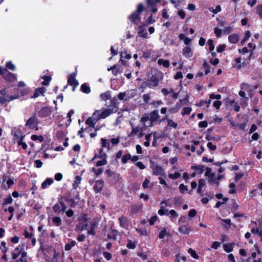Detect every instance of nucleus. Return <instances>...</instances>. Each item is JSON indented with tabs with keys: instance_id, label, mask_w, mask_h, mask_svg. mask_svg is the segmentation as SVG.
<instances>
[{
	"instance_id": "f257e3e1",
	"label": "nucleus",
	"mask_w": 262,
	"mask_h": 262,
	"mask_svg": "<svg viewBox=\"0 0 262 262\" xmlns=\"http://www.w3.org/2000/svg\"><path fill=\"white\" fill-rule=\"evenodd\" d=\"M160 116L158 110H154L150 113L145 114L141 119V122L145 127H152L157 122H161Z\"/></svg>"
},
{
	"instance_id": "f03ea898",
	"label": "nucleus",
	"mask_w": 262,
	"mask_h": 262,
	"mask_svg": "<svg viewBox=\"0 0 262 262\" xmlns=\"http://www.w3.org/2000/svg\"><path fill=\"white\" fill-rule=\"evenodd\" d=\"M100 97L101 100L106 101L107 100H110L111 104L109 105L110 107H114L115 108L117 107V101L116 97L112 98L111 92L108 91L104 93L101 94L100 95Z\"/></svg>"
},
{
	"instance_id": "7ed1b4c3",
	"label": "nucleus",
	"mask_w": 262,
	"mask_h": 262,
	"mask_svg": "<svg viewBox=\"0 0 262 262\" xmlns=\"http://www.w3.org/2000/svg\"><path fill=\"white\" fill-rule=\"evenodd\" d=\"M0 103L3 104L6 102H9L12 100L17 99L18 96H13L7 94L5 90L0 91Z\"/></svg>"
},
{
	"instance_id": "20e7f679",
	"label": "nucleus",
	"mask_w": 262,
	"mask_h": 262,
	"mask_svg": "<svg viewBox=\"0 0 262 262\" xmlns=\"http://www.w3.org/2000/svg\"><path fill=\"white\" fill-rule=\"evenodd\" d=\"M38 121L37 118L36 117V114H34L32 116L30 117L27 121L25 126L27 128L29 129H38L37 127Z\"/></svg>"
},
{
	"instance_id": "39448f33",
	"label": "nucleus",
	"mask_w": 262,
	"mask_h": 262,
	"mask_svg": "<svg viewBox=\"0 0 262 262\" xmlns=\"http://www.w3.org/2000/svg\"><path fill=\"white\" fill-rule=\"evenodd\" d=\"M144 135L143 133V127L137 126H133L130 133L128 134V137H135L137 136L138 138H141Z\"/></svg>"
},
{
	"instance_id": "423d86ee",
	"label": "nucleus",
	"mask_w": 262,
	"mask_h": 262,
	"mask_svg": "<svg viewBox=\"0 0 262 262\" xmlns=\"http://www.w3.org/2000/svg\"><path fill=\"white\" fill-rule=\"evenodd\" d=\"M116 108L114 107H111L110 108H104L103 110H100V117L101 119H105L106 117H108L111 114L115 113L116 112V110H115Z\"/></svg>"
},
{
	"instance_id": "0eeeda50",
	"label": "nucleus",
	"mask_w": 262,
	"mask_h": 262,
	"mask_svg": "<svg viewBox=\"0 0 262 262\" xmlns=\"http://www.w3.org/2000/svg\"><path fill=\"white\" fill-rule=\"evenodd\" d=\"M150 168L152 169V173L154 175H161L163 172V168L161 166L155 164L151 160L150 161Z\"/></svg>"
},
{
	"instance_id": "6e6552de",
	"label": "nucleus",
	"mask_w": 262,
	"mask_h": 262,
	"mask_svg": "<svg viewBox=\"0 0 262 262\" xmlns=\"http://www.w3.org/2000/svg\"><path fill=\"white\" fill-rule=\"evenodd\" d=\"M147 81L148 84V88L154 89L158 86L160 82V80L157 76L152 75L150 79Z\"/></svg>"
},
{
	"instance_id": "1a4fd4ad",
	"label": "nucleus",
	"mask_w": 262,
	"mask_h": 262,
	"mask_svg": "<svg viewBox=\"0 0 262 262\" xmlns=\"http://www.w3.org/2000/svg\"><path fill=\"white\" fill-rule=\"evenodd\" d=\"M53 208L54 211L56 213L59 214L61 212L65 211L67 209V207L63 202L59 201L54 205Z\"/></svg>"
},
{
	"instance_id": "9d476101",
	"label": "nucleus",
	"mask_w": 262,
	"mask_h": 262,
	"mask_svg": "<svg viewBox=\"0 0 262 262\" xmlns=\"http://www.w3.org/2000/svg\"><path fill=\"white\" fill-rule=\"evenodd\" d=\"M52 112V108L50 107L46 106L42 107L38 112V115L40 117L45 118L50 116Z\"/></svg>"
},
{
	"instance_id": "9b49d317",
	"label": "nucleus",
	"mask_w": 262,
	"mask_h": 262,
	"mask_svg": "<svg viewBox=\"0 0 262 262\" xmlns=\"http://www.w3.org/2000/svg\"><path fill=\"white\" fill-rule=\"evenodd\" d=\"M167 121V127L169 128V129L171 128H174L176 129L178 127V123L176 122H174L173 120L171 119H170L168 117L167 115L163 117V118L161 119V121Z\"/></svg>"
},
{
	"instance_id": "f8f14e48",
	"label": "nucleus",
	"mask_w": 262,
	"mask_h": 262,
	"mask_svg": "<svg viewBox=\"0 0 262 262\" xmlns=\"http://www.w3.org/2000/svg\"><path fill=\"white\" fill-rule=\"evenodd\" d=\"M183 55L187 58H189L193 56V51L191 48L189 46H185L182 49Z\"/></svg>"
},
{
	"instance_id": "ddd939ff",
	"label": "nucleus",
	"mask_w": 262,
	"mask_h": 262,
	"mask_svg": "<svg viewBox=\"0 0 262 262\" xmlns=\"http://www.w3.org/2000/svg\"><path fill=\"white\" fill-rule=\"evenodd\" d=\"M104 181L102 180H97L94 186V190L96 193L100 192L104 186Z\"/></svg>"
},
{
	"instance_id": "4468645a",
	"label": "nucleus",
	"mask_w": 262,
	"mask_h": 262,
	"mask_svg": "<svg viewBox=\"0 0 262 262\" xmlns=\"http://www.w3.org/2000/svg\"><path fill=\"white\" fill-rule=\"evenodd\" d=\"M76 74L73 73L71 74L68 78V84L73 86V90L75 88L78 84L77 81L75 79Z\"/></svg>"
},
{
	"instance_id": "2eb2a0df",
	"label": "nucleus",
	"mask_w": 262,
	"mask_h": 262,
	"mask_svg": "<svg viewBox=\"0 0 262 262\" xmlns=\"http://www.w3.org/2000/svg\"><path fill=\"white\" fill-rule=\"evenodd\" d=\"M97 158L100 159H107V156L105 152L103 151V149L102 148H101L99 149V154H95L94 157L92 158L91 160V162L94 161Z\"/></svg>"
},
{
	"instance_id": "dca6fc26",
	"label": "nucleus",
	"mask_w": 262,
	"mask_h": 262,
	"mask_svg": "<svg viewBox=\"0 0 262 262\" xmlns=\"http://www.w3.org/2000/svg\"><path fill=\"white\" fill-rule=\"evenodd\" d=\"M5 80L8 81L13 82L17 80L16 76L15 74H12L11 72H9L7 71L6 73L3 77Z\"/></svg>"
},
{
	"instance_id": "f3484780",
	"label": "nucleus",
	"mask_w": 262,
	"mask_h": 262,
	"mask_svg": "<svg viewBox=\"0 0 262 262\" xmlns=\"http://www.w3.org/2000/svg\"><path fill=\"white\" fill-rule=\"evenodd\" d=\"M46 89L43 87H41L36 89L34 92L33 95L31 97V98H36L40 96H43L46 92Z\"/></svg>"
},
{
	"instance_id": "a211bd4d",
	"label": "nucleus",
	"mask_w": 262,
	"mask_h": 262,
	"mask_svg": "<svg viewBox=\"0 0 262 262\" xmlns=\"http://www.w3.org/2000/svg\"><path fill=\"white\" fill-rule=\"evenodd\" d=\"M178 230L181 233L183 234H189L190 232L192 230L190 227L185 225H180Z\"/></svg>"
},
{
	"instance_id": "6ab92c4d",
	"label": "nucleus",
	"mask_w": 262,
	"mask_h": 262,
	"mask_svg": "<svg viewBox=\"0 0 262 262\" xmlns=\"http://www.w3.org/2000/svg\"><path fill=\"white\" fill-rule=\"evenodd\" d=\"M120 225L121 227L127 229L128 227V220L126 217L121 216L119 218Z\"/></svg>"
},
{
	"instance_id": "aec40b11",
	"label": "nucleus",
	"mask_w": 262,
	"mask_h": 262,
	"mask_svg": "<svg viewBox=\"0 0 262 262\" xmlns=\"http://www.w3.org/2000/svg\"><path fill=\"white\" fill-rule=\"evenodd\" d=\"M19 247L20 246L17 247L12 253V258L13 259H16L20 254L21 255V253L23 252H22V249H20Z\"/></svg>"
},
{
	"instance_id": "412c9836",
	"label": "nucleus",
	"mask_w": 262,
	"mask_h": 262,
	"mask_svg": "<svg viewBox=\"0 0 262 262\" xmlns=\"http://www.w3.org/2000/svg\"><path fill=\"white\" fill-rule=\"evenodd\" d=\"M128 18L129 20L134 23H138L140 21V17L139 16V13H134L132 15H130Z\"/></svg>"
},
{
	"instance_id": "4be33fe9",
	"label": "nucleus",
	"mask_w": 262,
	"mask_h": 262,
	"mask_svg": "<svg viewBox=\"0 0 262 262\" xmlns=\"http://www.w3.org/2000/svg\"><path fill=\"white\" fill-rule=\"evenodd\" d=\"M5 181H6V183L7 185V188L5 186H4L3 187V188L6 190H7V189L10 188L11 186L14 184V181L13 179L9 178L8 180L6 181V178L5 177H4L3 179V182L4 183Z\"/></svg>"
},
{
	"instance_id": "5701e85b",
	"label": "nucleus",
	"mask_w": 262,
	"mask_h": 262,
	"mask_svg": "<svg viewBox=\"0 0 262 262\" xmlns=\"http://www.w3.org/2000/svg\"><path fill=\"white\" fill-rule=\"evenodd\" d=\"M228 40L231 43H236L239 40V36L236 34H232L229 36Z\"/></svg>"
},
{
	"instance_id": "b1692460",
	"label": "nucleus",
	"mask_w": 262,
	"mask_h": 262,
	"mask_svg": "<svg viewBox=\"0 0 262 262\" xmlns=\"http://www.w3.org/2000/svg\"><path fill=\"white\" fill-rule=\"evenodd\" d=\"M139 31L138 32V34H139V35L140 36H142L145 38H148V34H147L146 29L145 28H144L143 26H140L139 27Z\"/></svg>"
},
{
	"instance_id": "393cba45",
	"label": "nucleus",
	"mask_w": 262,
	"mask_h": 262,
	"mask_svg": "<svg viewBox=\"0 0 262 262\" xmlns=\"http://www.w3.org/2000/svg\"><path fill=\"white\" fill-rule=\"evenodd\" d=\"M234 246V243H227L223 245V248L224 250L227 252L230 253L232 252L233 250Z\"/></svg>"
},
{
	"instance_id": "a878e982",
	"label": "nucleus",
	"mask_w": 262,
	"mask_h": 262,
	"mask_svg": "<svg viewBox=\"0 0 262 262\" xmlns=\"http://www.w3.org/2000/svg\"><path fill=\"white\" fill-rule=\"evenodd\" d=\"M53 183V180L51 178H48L45 180L41 184V188L42 189L47 188L49 186Z\"/></svg>"
},
{
	"instance_id": "bb28decb",
	"label": "nucleus",
	"mask_w": 262,
	"mask_h": 262,
	"mask_svg": "<svg viewBox=\"0 0 262 262\" xmlns=\"http://www.w3.org/2000/svg\"><path fill=\"white\" fill-rule=\"evenodd\" d=\"M168 209L165 208V207L164 205H160V208L158 210V214L161 215H168Z\"/></svg>"
},
{
	"instance_id": "cd10ccee",
	"label": "nucleus",
	"mask_w": 262,
	"mask_h": 262,
	"mask_svg": "<svg viewBox=\"0 0 262 262\" xmlns=\"http://www.w3.org/2000/svg\"><path fill=\"white\" fill-rule=\"evenodd\" d=\"M222 221L225 223L224 224H222V226L226 229L228 230L231 225V221L230 219H222Z\"/></svg>"
},
{
	"instance_id": "c85d7f7f",
	"label": "nucleus",
	"mask_w": 262,
	"mask_h": 262,
	"mask_svg": "<svg viewBox=\"0 0 262 262\" xmlns=\"http://www.w3.org/2000/svg\"><path fill=\"white\" fill-rule=\"evenodd\" d=\"M25 136H21L20 137V138L16 141V143L18 144V145L19 146H21L22 148H23L24 149H26L28 147L27 144L23 142V140H24Z\"/></svg>"
},
{
	"instance_id": "c756f323",
	"label": "nucleus",
	"mask_w": 262,
	"mask_h": 262,
	"mask_svg": "<svg viewBox=\"0 0 262 262\" xmlns=\"http://www.w3.org/2000/svg\"><path fill=\"white\" fill-rule=\"evenodd\" d=\"M97 167H93L92 168V171L93 172H94V173L95 174V175L96 176H98L101 174L102 173V172H103V168H101V167H100V168H97Z\"/></svg>"
},
{
	"instance_id": "7c9ffc66",
	"label": "nucleus",
	"mask_w": 262,
	"mask_h": 262,
	"mask_svg": "<svg viewBox=\"0 0 262 262\" xmlns=\"http://www.w3.org/2000/svg\"><path fill=\"white\" fill-rule=\"evenodd\" d=\"M158 64L159 65H162L165 68H168L169 67V61L168 60L159 59L158 60Z\"/></svg>"
},
{
	"instance_id": "2f4dec72",
	"label": "nucleus",
	"mask_w": 262,
	"mask_h": 262,
	"mask_svg": "<svg viewBox=\"0 0 262 262\" xmlns=\"http://www.w3.org/2000/svg\"><path fill=\"white\" fill-rule=\"evenodd\" d=\"M119 234L118 231L115 230H112L108 234V237L110 239H116L117 235Z\"/></svg>"
},
{
	"instance_id": "473e14b6",
	"label": "nucleus",
	"mask_w": 262,
	"mask_h": 262,
	"mask_svg": "<svg viewBox=\"0 0 262 262\" xmlns=\"http://www.w3.org/2000/svg\"><path fill=\"white\" fill-rule=\"evenodd\" d=\"M81 181V178L80 176H76L75 180L73 183V187L74 189H76Z\"/></svg>"
},
{
	"instance_id": "72a5a7b5",
	"label": "nucleus",
	"mask_w": 262,
	"mask_h": 262,
	"mask_svg": "<svg viewBox=\"0 0 262 262\" xmlns=\"http://www.w3.org/2000/svg\"><path fill=\"white\" fill-rule=\"evenodd\" d=\"M107 164V160L106 159H100L96 162L95 166L96 167H100L102 166L106 165Z\"/></svg>"
},
{
	"instance_id": "f704fd0d",
	"label": "nucleus",
	"mask_w": 262,
	"mask_h": 262,
	"mask_svg": "<svg viewBox=\"0 0 262 262\" xmlns=\"http://www.w3.org/2000/svg\"><path fill=\"white\" fill-rule=\"evenodd\" d=\"M100 116V111L97 110L93 114L92 117L93 118V120L97 122L99 119H101Z\"/></svg>"
},
{
	"instance_id": "c9c22d12",
	"label": "nucleus",
	"mask_w": 262,
	"mask_h": 262,
	"mask_svg": "<svg viewBox=\"0 0 262 262\" xmlns=\"http://www.w3.org/2000/svg\"><path fill=\"white\" fill-rule=\"evenodd\" d=\"M248 88V85L246 83H243L242 84V88L241 90L239 92V95L241 97H245L246 94L245 91H244V89H247Z\"/></svg>"
},
{
	"instance_id": "e433bc0d",
	"label": "nucleus",
	"mask_w": 262,
	"mask_h": 262,
	"mask_svg": "<svg viewBox=\"0 0 262 262\" xmlns=\"http://www.w3.org/2000/svg\"><path fill=\"white\" fill-rule=\"evenodd\" d=\"M76 243L75 241H71L70 243L66 244L64 249L66 251H69L71 249V248L74 247L76 245Z\"/></svg>"
},
{
	"instance_id": "4c0bfd02",
	"label": "nucleus",
	"mask_w": 262,
	"mask_h": 262,
	"mask_svg": "<svg viewBox=\"0 0 262 262\" xmlns=\"http://www.w3.org/2000/svg\"><path fill=\"white\" fill-rule=\"evenodd\" d=\"M205 182L204 180L200 179L199 181V186H198V188L197 190L198 193H201L202 192V188L205 186Z\"/></svg>"
},
{
	"instance_id": "58836bf2",
	"label": "nucleus",
	"mask_w": 262,
	"mask_h": 262,
	"mask_svg": "<svg viewBox=\"0 0 262 262\" xmlns=\"http://www.w3.org/2000/svg\"><path fill=\"white\" fill-rule=\"evenodd\" d=\"M96 122V121L93 120V118L92 117V116L88 118L85 121V123L86 124L93 127H94Z\"/></svg>"
},
{
	"instance_id": "ea45409f",
	"label": "nucleus",
	"mask_w": 262,
	"mask_h": 262,
	"mask_svg": "<svg viewBox=\"0 0 262 262\" xmlns=\"http://www.w3.org/2000/svg\"><path fill=\"white\" fill-rule=\"evenodd\" d=\"M203 67L204 68V71H205V75H207L210 72V66L208 64L207 61L206 60H205L204 61V62H203Z\"/></svg>"
},
{
	"instance_id": "a19ab883",
	"label": "nucleus",
	"mask_w": 262,
	"mask_h": 262,
	"mask_svg": "<svg viewBox=\"0 0 262 262\" xmlns=\"http://www.w3.org/2000/svg\"><path fill=\"white\" fill-rule=\"evenodd\" d=\"M81 90L82 92L89 94L91 92L90 88L86 84H82L81 86Z\"/></svg>"
},
{
	"instance_id": "79ce46f5",
	"label": "nucleus",
	"mask_w": 262,
	"mask_h": 262,
	"mask_svg": "<svg viewBox=\"0 0 262 262\" xmlns=\"http://www.w3.org/2000/svg\"><path fill=\"white\" fill-rule=\"evenodd\" d=\"M101 141L102 142L101 148H102L103 149V148L105 147H107L108 149L110 148V143L109 141L104 138H102Z\"/></svg>"
},
{
	"instance_id": "37998d69",
	"label": "nucleus",
	"mask_w": 262,
	"mask_h": 262,
	"mask_svg": "<svg viewBox=\"0 0 262 262\" xmlns=\"http://www.w3.org/2000/svg\"><path fill=\"white\" fill-rule=\"evenodd\" d=\"M131 159V155L130 154H126L124 155L121 159V161L123 163H126L129 160Z\"/></svg>"
},
{
	"instance_id": "c03bdc74",
	"label": "nucleus",
	"mask_w": 262,
	"mask_h": 262,
	"mask_svg": "<svg viewBox=\"0 0 262 262\" xmlns=\"http://www.w3.org/2000/svg\"><path fill=\"white\" fill-rule=\"evenodd\" d=\"M31 139L33 141L39 140L40 142H42L44 138L42 136H37L36 135H33L31 137Z\"/></svg>"
},
{
	"instance_id": "a18cd8bd",
	"label": "nucleus",
	"mask_w": 262,
	"mask_h": 262,
	"mask_svg": "<svg viewBox=\"0 0 262 262\" xmlns=\"http://www.w3.org/2000/svg\"><path fill=\"white\" fill-rule=\"evenodd\" d=\"M250 36H251V33L250 32V31H247L246 32H245V37L243 39H242L241 41V45H243L245 41L246 40H247L250 37Z\"/></svg>"
},
{
	"instance_id": "49530a36",
	"label": "nucleus",
	"mask_w": 262,
	"mask_h": 262,
	"mask_svg": "<svg viewBox=\"0 0 262 262\" xmlns=\"http://www.w3.org/2000/svg\"><path fill=\"white\" fill-rule=\"evenodd\" d=\"M52 221L56 226H59L61 224V220L59 217H54L52 219Z\"/></svg>"
},
{
	"instance_id": "de8ad7c7",
	"label": "nucleus",
	"mask_w": 262,
	"mask_h": 262,
	"mask_svg": "<svg viewBox=\"0 0 262 262\" xmlns=\"http://www.w3.org/2000/svg\"><path fill=\"white\" fill-rule=\"evenodd\" d=\"M168 234L165 228H162L161 231L159 234V237L161 239L163 238L166 235Z\"/></svg>"
},
{
	"instance_id": "09e8293b",
	"label": "nucleus",
	"mask_w": 262,
	"mask_h": 262,
	"mask_svg": "<svg viewBox=\"0 0 262 262\" xmlns=\"http://www.w3.org/2000/svg\"><path fill=\"white\" fill-rule=\"evenodd\" d=\"M13 202V199L10 195H9L7 198H5L4 202L3 203V206H4L8 204H10Z\"/></svg>"
},
{
	"instance_id": "8fccbe9b",
	"label": "nucleus",
	"mask_w": 262,
	"mask_h": 262,
	"mask_svg": "<svg viewBox=\"0 0 262 262\" xmlns=\"http://www.w3.org/2000/svg\"><path fill=\"white\" fill-rule=\"evenodd\" d=\"M14 136L15 137V141L16 142V141L20 138V137L24 135L21 133V131L19 129H16L14 132Z\"/></svg>"
},
{
	"instance_id": "3c124183",
	"label": "nucleus",
	"mask_w": 262,
	"mask_h": 262,
	"mask_svg": "<svg viewBox=\"0 0 262 262\" xmlns=\"http://www.w3.org/2000/svg\"><path fill=\"white\" fill-rule=\"evenodd\" d=\"M168 215H170V218L172 221H173V219L178 216V214L177 213V212L174 210L173 209H171L169 211Z\"/></svg>"
},
{
	"instance_id": "603ef678",
	"label": "nucleus",
	"mask_w": 262,
	"mask_h": 262,
	"mask_svg": "<svg viewBox=\"0 0 262 262\" xmlns=\"http://www.w3.org/2000/svg\"><path fill=\"white\" fill-rule=\"evenodd\" d=\"M209 10L210 12H212L214 14H217V13L221 11L222 9L220 5H218L216 7L215 9H213V8H210Z\"/></svg>"
},
{
	"instance_id": "864d4df0",
	"label": "nucleus",
	"mask_w": 262,
	"mask_h": 262,
	"mask_svg": "<svg viewBox=\"0 0 262 262\" xmlns=\"http://www.w3.org/2000/svg\"><path fill=\"white\" fill-rule=\"evenodd\" d=\"M188 252L191 255V256L193 258H194L195 259L199 258V256L196 254V252L194 250H193L192 248H189L188 250Z\"/></svg>"
},
{
	"instance_id": "5fc2aeb1",
	"label": "nucleus",
	"mask_w": 262,
	"mask_h": 262,
	"mask_svg": "<svg viewBox=\"0 0 262 262\" xmlns=\"http://www.w3.org/2000/svg\"><path fill=\"white\" fill-rule=\"evenodd\" d=\"M160 205H164L165 207H170L172 206V204L169 200H164L161 202Z\"/></svg>"
},
{
	"instance_id": "6e6d98bb",
	"label": "nucleus",
	"mask_w": 262,
	"mask_h": 262,
	"mask_svg": "<svg viewBox=\"0 0 262 262\" xmlns=\"http://www.w3.org/2000/svg\"><path fill=\"white\" fill-rule=\"evenodd\" d=\"M181 176V174L179 172H175L174 173H169L168 174V177L173 180H176L178 178H179Z\"/></svg>"
},
{
	"instance_id": "4d7b16f0",
	"label": "nucleus",
	"mask_w": 262,
	"mask_h": 262,
	"mask_svg": "<svg viewBox=\"0 0 262 262\" xmlns=\"http://www.w3.org/2000/svg\"><path fill=\"white\" fill-rule=\"evenodd\" d=\"M192 111V108L189 107H185L183 108V112H182V115L184 116L185 115L189 114Z\"/></svg>"
},
{
	"instance_id": "13d9d810",
	"label": "nucleus",
	"mask_w": 262,
	"mask_h": 262,
	"mask_svg": "<svg viewBox=\"0 0 262 262\" xmlns=\"http://www.w3.org/2000/svg\"><path fill=\"white\" fill-rule=\"evenodd\" d=\"M43 81L42 82V84L43 85H47L49 82L51 81V78L50 76H45L43 77Z\"/></svg>"
},
{
	"instance_id": "bf43d9fd",
	"label": "nucleus",
	"mask_w": 262,
	"mask_h": 262,
	"mask_svg": "<svg viewBox=\"0 0 262 262\" xmlns=\"http://www.w3.org/2000/svg\"><path fill=\"white\" fill-rule=\"evenodd\" d=\"M207 43H208V46H209V51L211 52L213 51L214 50V46L213 45V40L211 39H209L208 40Z\"/></svg>"
},
{
	"instance_id": "052dcab7",
	"label": "nucleus",
	"mask_w": 262,
	"mask_h": 262,
	"mask_svg": "<svg viewBox=\"0 0 262 262\" xmlns=\"http://www.w3.org/2000/svg\"><path fill=\"white\" fill-rule=\"evenodd\" d=\"M256 11L259 17L262 18V5H258L256 7Z\"/></svg>"
},
{
	"instance_id": "680f3d73",
	"label": "nucleus",
	"mask_w": 262,
	"mask_h": 262,
	"mask_svg": "<svg viewBox=\"0 0 262 262\" xmlns=\"http://www.w3.org/2000/svg\"><path fill=\"white\" fill-rule=\"evenodd\" d=\"M251 232L253 233L258 234L261 237H262V230L259 228L252 229Z\"/></svg>"
},
{
	"instance_id": "e2e57ef3",
	"label": "nucleus",
	"mask_w": 262,
	"mask_h": 262,
	"mask_svg": "<svg viewBox=\"0 0 262 262\" xmlns=\"http://www.w3.org/2000/svg\"><path fill=\"white\" fill-rule=\"evenodd\" d=\"M214 33H215L216 36L217 38H220L221 36L222 30L220 28H219L217 27H215L214 29Z\"/></svg>"
},
{
	"instance_id": "0e129e2a",
	"label": "nucleus",
	"mask_w": 262,
	"mask_h": 262,
	"mask_svg": "<svg viewBox=\"0 0 262 262\" xmlns=\"http://www.w3.org/2000/svg\"><path fill=\"white\" fill-rule=\"evenodd\" d=\"M6 68L11 70H15V66L11 61L7 62L6 64Z\"/></svg>"
},
{
	"instance_id": "69168bd1",
	"label": "nucleus",
	"mask_w": 262,
	"mask_h": 262,
	"mask_svg": "<svg viewBox=\"0 0 262 262\" xmlns=\"http://www.w3.org/2000/svg\"><path fill=\"white\" fill-rule=\"evenodd\" d=\"M163 104V101L161 100L154 101L152 102L150 104L153 105L155 107H158L159 105Z\"/></svg>"
},
{
	"instance_id": "338daca9",
	"label": "nucleus",
	"mask_w": 262,
	"mask_h": 262,
	"mask_svg": "<svg viewBox=\"0 0 262 262\" xmlns=\"http://www.w3.org/2000/svg\"><path fill=\"white\" fill-rule=\"evenodd\" d=\"M175 262H186V258L184 256L180 257L177 255L176 256Z\"/></svg>"
},
{
	"instance_id": "774afa93",
	"label": "nucleus",
	"mask_w": 262,
	"mask_h": 262,
	"mask_svg": "<svg viewBox=\"0 0 262 262\" xmlns=\"http://www.w3.org/2000/svg\"><path fill=\"white\" fill-rule=\"evenodd\" d=\"M26 256L27 253L26 252L23 251V252L21 253V256L19 258V262H27Z\"/></svg>"
}]
</instances>
